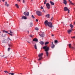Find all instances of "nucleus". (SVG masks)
Here are the masks:
<instances>
[{
	"instance_id": "obj_58",
	"label": "nucleus",
	"mask_w": 75,
	"mask_h": 75,
	"mask_svg": "<svg viewBox=\"0 0 75 75\" xmlns=\"http://www.w3.org/2000/svg\"><path fill=\"white\" fill-rule=\"evenodd\" d=\"M40 64H41V63H40Z\"/></svg>"
},
{
	"instance_id": "obj_35",
	"label": "nucleus",
	"mask_w": 75,
	"mask_h": 75,
	"mask_svg": "<svg viewBox=\"0 0 75 75\" xmlns=\"http://www.w3.org/2000/svg\"><path fill=\"white\" fill-rule=\"evenodd\" d=\"M11 49V48H8V51H10V50Z\"/></svg>"
},
{
	"instance_id": "obj_38",
	"label": "nucleus",
	"mask_w": 75,
	"mask_h": 75,
	"mask_svg": "<svg viewBox=\"0 0 75 75\" xmlns=\"http://www.w3.org/2000/svg\"><path fill=\"white\" fill-rule=\"evenodd\" d=\"M72 38H75V36L74 37H71Z\"/></svg>"
},
{
	"instance_id": "obj_12",
	"label": "nucleus",
	"mask_w": 75,
	"mask_h": 75,
	"mask_svg": "<svg viewBox=\"0 0 75 75\" xmlns=\"http://www.w3.org/2000/svg\"><path fill=\"white\" fill-rule=\"evenodd\" d=\"M27 18H26V17L23 16L22 17V18L21 19L22 20H23V19H24V20H25V19H27Z\"/></svg>"
},
{
	"instance_id": "obj_42",
	"label": "nucleus",
	"mask_w": 75,
	"mask_h": 75,
	"mask_svg": "<svg viewBox=\"0 0 75 75\" xmlns=\"http://www.w3.org/2000/svg\"><path fill=\"white\" fill-rule=\"evenodd\" d=\"M42 11H43V13H45V11L44 9Z\"/></svg>"
},
{
	"instance_id": "obj_13",
	"label": "nucleus",
	"mask_w": 75,
	"mask_h": 75,
	"mask_svg": "<svg viewBox=\"0 0 75 75\" xmlns=\"http://www.w3.org/2000/svg\"><path fill=\"white\" fill-rule=\"evenodd\" d=\"M63 3H64L65 5H67V1L65 0H64Z\"/></svg>"
},
{
	"instance_id": "obj_25",
	"label": "nucleus",
	"mask_w": 75,
	"mask_h": 75,
	"mask_svg": "<svg viewBox=\"0 0 75 75\" xmlns=\"http://www.w3.org/2000/svg\"><path fill=\"white\" fill-rule=\"evenodd\" d=\"M49 42H46L45 43V45H47V44H49Z\"/></svg>"
},
{
	"instance_id": "obj_19",
	"label": "nucleus",
	"mask_w": 75,
	"mask_h": 75,
	"mask_svg": "<svg viewBox=\"0 0 75 75\" xmlns=\"http://www.w3.org/2000/svg\"><path fill=\"white\" fill-rule=\"evenodd\" d=\"M69 0V3L70 4H73V3H72V2L71 1H70V0Z\"/></svg>"
},
{
	"instance_id": "obj_52",
	"label": "nucleus",
	"mask_w": 75,
	"mask_h": 75,
	"mask_svg": "<svg viewBox=\"0 0 75 75\" xmlns=\"http://www.w3.org/2000/svg\"><path fill=\"white\" fill-rule=\"evenodd\" d=\"M5 4H7V1H6V2H5Z\"/></svg>"
},
{
	"instance_id": "obj_40",
	"label": "nucleus",
	"mask_w": 75,
	"mask_h": 75,
	"mask_svg": "<svg viewBox=\"0 0 75 75\" xmlns=\"http://www.w3.org/2000/svg\"><path fill=\"white\" fill-rule=\"evenodd\" d=\"M4 72H5V73H8V71H4Z\"/></svg>"
},
{
	"instance_id": "obj_51",
	"label": "nucleus",
	"mask_w": 75,
	"mask_h": 75,
	"mask_svg": "<svg viewBox=\"0 0 75 75\" xmlns=\"http://www.w3.org/2000/svg\"><path fill=\"white\" fill-rule=\"evenodd\" d=\"M52 45H54L53 43V42H52Z\"/></svg>"
},
{
	"instance_id": "obj_5",
	"label": "nucleus",
	"mask_w": 75,
	"mask_h": 75,
	"mask_svg": "<svg viewBox=\"0 0 75 75\" xmlns=\"http://www.w3.org/2000/svg\"><path fill=\"white\" fill-rule=\"evenodd\" d=\"M39 35H40V37H44L45 35H44V33L40 32L39 33Z\"/></svg>"
},
{
	"instance_id": "obj_27",
	"label": "nucleus",
	"mask_w": 75,
	"mask_h": 75,
	"mask_svg": "<svg viewBox=\"0 0 75 75\" xmlns=\"http://www.w3.org/2000/svg\"><path fill=\"white\" fill-rule=\"evenodd\" d=\"M35 30H37V31H38V30H39V29H38V28L37 27H36L35 28Z\"/></svg>"
},
{
	"instance_id": "obj_55",
	"label": "nucleus",
	"mask_w": 75,
	"mask_h": 75,
	"mask_svg": "<svg viewBox=\"0 0 75 75\" xmlns=\"http://www.w3.org/2000/svg\"><path fill=\"white\" fill-rule=\"evenodd\" d=\"M28 33H29V31H28Z\"/></svg>"
},
{
	"instance_id": "obj_59",
	"label": "nucleus",
	"mask_w": 75,
	"mask_h": 75,
	"mask_svg": "<svg viewBox=\"0 0 75 75\" xmlns=\"http://www.w3.org/2000/svg\"><path fill=\"white\" fill-rule=\"evenodd\" d=\"M74 24H75V23H74Z\"/></svg>"
},
{
	"instance_id": "obj_28",
	"label": "nucleus",
	"mask_w": 75,
	"mask_h": 75,
	"mask_svg": "<svg viewBox=\"0 0 75 75\" xmlns=\"http://www.w3.org/2000/svg\"><path fill=\"white\" fill-rule=\"evenodd\" d=\"M3 32L4 33H8V31H6V30H3Z\"/></svg>"
},
{
	"instance_id": "obj_17",
	"label": "nucleus",
	"mask_w": 75,
	"mask_h": 75,
	"mask_svg": "<svg viewBox=\"0 0 75 75\" xmlns=\"http://www.w3.org/2000/svg\"><path fill=\"white\" fill-rule=\"evenodd\" d=\"M50 4H51V5H52V6H53V5H54V3L52 1H50Z\"/></svg>"
},
{
	"instance_id": "obj_14",
	"label": "nucleus",
	"mask_w": 75,
	"mask_h": 75,
	"mask_svg": "<svg viewBox=\"0 0 75 75\" xmlns=\"http://www.w3.org/2000/svg\"><path fill=\"white\" fill-rule=\"evenodd\" d=\"M70 27L71 28V30H72V28L74 27V25L71 24H70Z\"/></svg>"
},
{
	"instance_id": "obj_18",
	"label": "nucleus",
	"mask_w": 75,
	"mask_h": 75,
	"mask_svg": "<svg viewBox=\"0 0 75 75\" xmlns=\"http://www.w3.org/2000/svg\"><path fill=\"white\" fill-rule=\"evenodd\" d=\"M46 17L47 18H50V14H47L45 15Z\"/></svg>"
},
{
	"instance_id": "obj_3",
	"label": "nucleus",
	"mask_w": 75,
	"mask_h": 75,
	"mask_svg": "<svg viewBox=\"0 0 75 75\" xmlns=\"http://www.w3.org/2000/svg\"><path fill=\"white\" fill-rule=\"evenodd\" d=\"M47 25L49 27L51 28H52V27H54V26L52 25V23L50 22H48Z\"/></svg>"
},
{
	"instance_id": "obj_60",
	"label": "nucleus",
	"mask_w": 75,
	"mask_h": 75,
	"mask_svg": "<svg viewBox=\"0 0 75 75\" xmlns=\"http://www.w3.org/2000/svg\"><path fill=\"white\" fill-rule=\"evenodd\" d=\"M74 9H75V8H74Z\"/></svg>"
},
{
	"instance_id": "obj_8",
	"label": "nucleus",
	"mask_w": 75,
	"mask_h": 75,
	"mask_svg": "<svg viewBox=\"0 0 75 75\" xmlns=\"http://www.w3.org/2000/svg\"><path fill=\"white\" fill-rule=\"evenodd\" d=\"M46 6L48 9H50V5L49 4V3H47L46 4Z\"/></svg>"
},
{
	"instance_id": "obj_1",
	"label": "nucleus",
	"mask_w": 75,
	"mask_h": 75,
	"mask_svg": "<svg viewBox=\"0 0 75 75\" xmlns=\"http://www.w3.org/2000/svg\"><path fill=\"white\" fill-rule=\"evenodd\" d=\"M43 49H45L46 54L47 57H48V54H49V53H48V51H49V49H50V47H47V46H45L43 47Z\"/></svg>"
},
{
	"instance_id": "obj_57",
	"label": "nucleus",
	"mask_w": 75,
	"mask_h": 75,
	"mask_svg": "<svg viewBox=\"0 0 75 75\" xmlns=\"http://www.w3.org/2000/svg\"><path fill=\"white\" fill-rule=\"evenodd\" d=\"M0 33H1V31H0Z\"/></svg>"
},
{
	"instance_id": "obj_46",
	"label": "nucleus",
	"mask_w": 75,
	"mask_h": 75,
	"mask_svg": "<svg viewBox=\"0 0 75 75\" xmlns=\"http://www.w3.org/2000/svg\"><path fill=\"white\" fill-rule=\"evenodd\" d=\"M18 1H19V2H20V0H17Z\"/></svg>"
},
{
	"instance_id": "obj_2",
	"label": "nucleus",
	"mask_w": 75,
	"mask_h": 75,
	"mask_svg": "<svg viewBox=\"0 0 75 75\" xmlns=\"http://www.w3.org/2000/svg\"><path fill=\"white\" fill-rule=\"evenodd\" d=\"M36 13L38 16H41L42 15V13H41V12L40 11H36Z\"/></svg>"
},
{
	"instance_id": "obj_37",
	"label": "nucleus",
	"mask_w": 75,
	"mask_h": 75,
	"mask_svg": "<svg viewBox=\"0 0 75 75\" xmlns=\"http://www.w3.org/2000/svg\"><path fill=\"white\" fill-rule=\"evenodd\" d=\"M8 34H9V35H11V36H12V35H13V34H12L11 33H8Z\"/></svg>"
},
{
	"instance_id": "obj_56",
	"label": "nucleus",
	"mask_w": 75,
	"mask_h": 75,
	"mask_svg": "<svg viewBox=\"0 0 75 75\" xmlns=\"http://www.w3.org/2000/svg\"><path fill=\"white\" fill-rule=\"evenodd\" d=\"M20 74H21V75H22V73H20Z\"/></svg>"
},
{
	"instance_id": "obj_43",
	"label": "nucleus",
	"mask_w": 75,
	"mask_h": 75,
	"mask_svg": "<svg viewBox=\"0 0 75 75\" xmlns=\"http://www.w3.org/2000/svg\"><path fill=\"white\" fill-rule=\"evenodd\" d=\"M37 22H38V19H36L35 20Z\"/></svg>"
},
{
	"instance_id": "obj_20",
	"label": "nucleus",
	"mask_w": 75,
	"mask_h": 75,
	"mask_svg": "<svg viewBox=\"0 0 75 75\" xmlns=\"http://www.w3.org/2000/svg\"><path fill=\"white\" fill-rule=\"evenodd\" d=\"M34 47L35 49L36 50H37V45L36 44H35L34 45Z\"/></svg>"
},
{
	"instance_id": "obj_49",
	"label": "nucleus",
	"mask_w": 75,
	"mask_h": 75,
	"mask_svg": "<svg viewBox=\"0 0 75 75\" xmlns=\"http://www.w3.org/2000/svg\"><path fill=\"white\" fill-rule=\"evenodd\" d=\"M52 37H54V35L53 34L52 35Z\"/></svg>"
},
{
	"instance_id": "obj_53",
	"label": "nucleus",
	"mask_w": 75,
	"mask_h": 75,
	"mask_svg": "<svg viewBox=\"0 0 75 75\" xmlns=\"http://www.w3.org/2000/svg\"><path fill=\"white\" fill-rule=\"evenodd\" d=\"M5 6H7V4H5Z\"/></svg>"
},
{
	"instance_id": "obj_29",
	"label": "nucleus",
	"mask_w": 75,
	"mask_h": 75,
	"mask_svg": "<svg viewBox=\"0 0 75 75\" xmlns=\"http://www.w3.org/2000/svg\"><path fill=\"white\" fill-rule=\"evenodd\" d=\"M47 0H45V1H44V4H46V3H47Z\"/></svg>"
},
{
	"instance_id": "obj_15",
	"label": "nucleus",
	"mask_w": 75,
	"mask_h": 75,
	"mask_svg": "<svg viewBox=\"0 0 75 75\" xmlns=\"http://www.w3.org/2000/svg\"><path fill=\"white\" fill-rule=\"evenodd\" d=\"M39 43L40 44H41V45H44V42L42 41L40 42Z\"/></svg>"
},
{
	"instance_id": "obj_21",
	"label": "nucleus",
	"mask_w": 75,
	"mask_h": 75,
	"mask_svg": "<svg viewBox=\"0 0 75 75\" xmlns=\"http://www.w3.org/2000/svg\"><path fill=\"white\" fill-rule=\"evenodd\" d=\"M51 47L52 48H54L55 47V45H51Z\"/></svg>"
},
{
	"instance_id": "obj_31",
	"label": "nucleus",
	"mask_w": 75,
	"mask_h": 75,
	"mask_svg": "<svg viewBox=\"0 0 75 75\" xmlns=\"http://www.w3.org/2000/svg\"><path fill=\"white\" fill-rule=\"evenodd\" d=\"M31 17L33 18H35V17L34 16V15H32Z\"/></svg>"
},
{
	"instance_id": "obj_23",
	"label": "nucleus",
	"mask_w": 75,
	"mask_h": 75,
	"mask_svg": "<svg viewBox=\"0 0 75 75\" xmlns=\"http://www.w3.org/2000/svg\"><path fill=\"white\" fill-rule=\"evenodd\" d=\"M71 31H72V30H69L68 31V33L69 34H70V33H71Z\"/></svg>"
},
{
	"instance_id": "obj_9",
	"label": "nucleus",
	"mask_w": 75,
	"mask_h": 75,
	"mask_svg": "<svg viewBox=\"0 0 75 75\" xmlns=\"http://www.w3.org/2000/svg\"><path fill=\"white\" fill-rule=\"evenodd\" d=\"M23 14L25 15V16H29V12H25L23 13Z\"/></svg>"
},
{
	"instance_id": "obj_6",
	"label": "nucleus",
	"mask_w": 75,
	"mask_h": 75,
	"mask_svg": "<svg viewBox=\"0 0 75 75\" xmlns=\"http://www.w3.org/2000/svg\"><path fill=\"white\" fill-rule=\"evenodd\" d=\"M64 11H68V13L69 14L70 10L68 8V7H65L64 8Z\"/></svg>"
},
{
	"instance_id": "obj_24",
	"label": "nucleus",
	"mask_w": 75,
	"mask_h": 75,
	"mask_svg": "<svg viewBox=\"0 0 75 75\" xmlns=\"http://www.w3.org/2000/svg\"><path fill=\"white\" fill-rule=\"evenodd\" d=\"M15 6L17 8H19V6H18V4H16Z\"/></svg>"
},
{
	"instance_id": "obj_22",
	"label": "nucleus",
	"mask_w": 75,
	"mask_h": 75,
	"mask_svg": "<svg viewBox=\"0 0 75 75\" xmlns=\"http://www.w3.org/2000/svg\"><path fill=\"white\" fill-rule=\"evenodd\" d=\"M30 27H32L33 25V23H30Z\"/></svg>"
},
{
	"instance_id": "obj_33",
	"label": "nucleus",
	"mask_w": 75,
	"mask_h": 75,
	"mask_svg": "<svg viewBox=\"0 0 75 75\" xmlns=\"http://www.w3.org/2000/svg\"><path fill=\"white\" fill-rule=\"evenodd\" d=\"M9 31L10 33H11V34H13V32L11 31V30H10Z\"/></svg>"
},
{
	"instance_id": "obj_54",
	"label": "nucleus",
	"mask_w": 75,
	"mask_h": 75,
	"mask_svg": "<svg viewBox=\"0 0 75 75\" xmlns=\"http://www.w3.org/2000/svg\"><path fill=\"white\" fill-rule=\"evenodd\" d=\"M4 55H3V56H1V57H4Z\"/></svg>"
},
{
	"instance_id": "obj_44",
	"label": "nucleus",
	"mask_w": 75,
	"mask_h": 75,
	"mask_svg": "<svg viewBox=\"0 0 75 75\" xmlns=\"http://www.w3.org/2000/svg\"><path fill=\"white\" fill-rule=\"evenodd\" d=\"M40 8L41 9H43V7H42V6H41Z\"/></svg>"
},
{
	"instance_id": "obj_48",
	"label": "nucleus",
	"mask_w": 75,
	"mask_h": 75,
	"mask_svg": "<svg viewBox=\"0 0 75 75\" xmlns=\"http://www.w3.org/2000/svg\"><path fill=\"white\" fill-rule=\"evenodd\" d=\"M8 6H9V4H8L7 5V6L8 7Z\"/></svg>"
},
{
	"instance_id": "obj_11",
	"label": "nucleus",
	"mask_w": 75,
	"mask_h": 75,
	"mask_svg": "<svg viewBox=\"0 0 75 75\" xmlns=\"http://www.w3.org/2000/svg\"><path fill=\"white\" fill-rule=\"evenodd\" d=\"M71 44H69V47L70 48H71V49H74V47L72 46H71Z\"/></svg>"
},
{
	"instance_id": "obj_39",
	"label": "nucleus",
	"mask_w": 75,
	"mask_h": 75,
	"mask_svg": "<svg viewBox=\"0 0 75 75\" xmlns=\"http://www.w3.org/2000/svg\"><path fill=\"white\" fill-rule=\"evenodd\" d=\"M53 19V17H52L51 19V21H52Z\"/></svg>"
},
{
	"instance_id": "obj_50",
	"label": "nucleus",
	"mask_w": 75,
	"mask_h": 75,
	"mask_svg": "<svg viewBox=\"0 0 75 75\" xmlns=\"http://www.w3.org/2000/svg\"><path fill=\"white\" fill-rule=\"evenodd\" d=\"M33 0H31V3H32L33 2Z\"/></svg>"
},
{
	"instance_id": "obj_36",
	"label": "nucleus",
	"mask_w": 75,
	"mask_h": 75,
	"mask_svg": "<svg viewBox=\"0 0 75 75\" xmlns=\"http://www.w3.org/2000/svg\"><path fill=\"white\" fill-rule=\"evenodd\" d=\"M7 39H8V40H10V41H11V39H10L9 38H8Z\"/></svg>"
},
{
	"instance_id": "obj_41",
	"label": "nucleus",
	"mask_w": 75,
	"mask_h": 75,
	"mask_svg": "<svg viewBox=\"0 0 75 75\" xmlns=\"http://www.w3.org/2000/svg\"><path fill=\"white\" fill-rule=\"evenodd\" d=\"M23 3H25V1L24 0H23Z\"/></svg>"
},
{
	"instance_id": "obj_45",
	"label": "nucleus",
	"mask_w": 75,
	"mask_h": 75,
	"mask_svg": "<svg viewBox=\"0 0 75 75\" xmlns=\"http://www.w3.org/2000/svg\"><path fill=\"white\" fill-rule=\"evenodd\" d=\"M2 1L4 2V1H5V0H2ZM0 2H1V1L0 0Z\"/></svg>"
},
{
	"instance_id": "obj_10",
	"label": "nucleus",
	"mask_w": 75,
	"mask_h": 75,
	"mask_svg": "<svg viewBox=\"0 0 75 75\" xmlns=\"http://www.w3.org/2000/svg\"><path fill=\"white\" fill-rule=\"evenodd\" d=\"M44 24L46 26H48V21L47 20H46Z\"/></svg>"
},
{
	"instance_id": "obj_7",
	"label": "nucleus",
	"mask_w": 75,
	"mask_h": 75,
	"mask_svg": "<svg viewBox=\"0 0 75 75\" xmlns=\"http://www.w3.org/2000/svg\"><path fill=\"white\" fill-rule=\"evenodd\" d=\"M9 41V40H8V39H6L4 40H2V42L3 43H8V42Z\"/></svg>"
},
{
	"instance_id": "obj_34",
	"label": "nucleus",
	"mask_w": 75,
	"mask_h": 75,
	"mask_svg": "<svg viewBox=\"0 0 75 75\" xmlns=\"http://www.w3.org/2000/svg\"><path fill=\"white\" fill-rule=\"evenodd\" d=\"M33 35H30V37H33Z\"/></svg>"
},
{
	"instance_id": "obj_16",
	"label": "nucleus",
	"mask_w": 75,
	"mask_h": 75,
	"mask_svg": "<svg viewBox=\"0 0 75 75\" xmlns=\"http://www.w3.org/2000/svg\"><path fill=\"white\" fill-rule=\"evenodd\" d=\"M33 41L37 42V41H38V39L36 38H35L33 39Z\"/></svg>"
},
{
	"instance_id": "obj_30",
	"label": "nucleus",
	"mask_w": 75,
	"mask_h": 75,
	"mask_svg": "<svg viewBox=\"0 0 75 75\" xmlns=\"http://www.w3.org/2000/svg\"><path fill=\"white\" fill-rule=\"evenodd\" d=\"M9 47H11L12 45V44H10L8 45Z\"/></svg>"
},
{
	"instance_id": "obj_32",
	"label": "nucleus",
	"mask_w": 75,
	"mask_h": 75,
	"mask_svg": "<svg viewBox=\"0 0 75 75\" xmlns=\"http://www.w3.org/2000/svg\"><path fill=\"white\" fill-rule=\"evenodd\" d=\"M58 42V41L57 40H54V43H57Z\"/></svg>"
},
{
	"instance_id": "obj_47",
	"label": "nucleus",
	"mask_w": 75,
	"mask_h": 75,
	"mask_svg": "<svg viewBox=\"0 0 75 75\" xmlns=\"http://www.w3.org/2000/svg\"><path fill=\"white\" fill-rule=\"evenodd\" d=\"M28 43H29V44H31V42H27Z\"/></svg>"
},
{
	"instance_id": "obj_4",
	"label": "nucleus",
	"mask_w": 75,
	"mask_h": 75,
	"mask_svg": "<svg viewBox=\"0 0 75 75\" xmlns=\"http://www.w3.org/2000/svg\"><path fill=\"white\" fill-rule=\"evenodd\" d=\"M42 55H43V53H42L39 54L38 55V57H39V59H38V60H40L42 58Z\"/></svg>"
},
{
	"instance_id": "obj_26",
	"label": "nucleus",
	"mask_w": 75,
	"mask_h": 75,
	"mask_svg": "<svg viewBox=\"0 0 75 75\" xmlns=\"http://www.w3.org/2000/svg\"><path fill=\"white\" fill-rule=\"evenodd\" d=\"M14 75V73H9V75Z\"/></svg>"
}]
</instances>
